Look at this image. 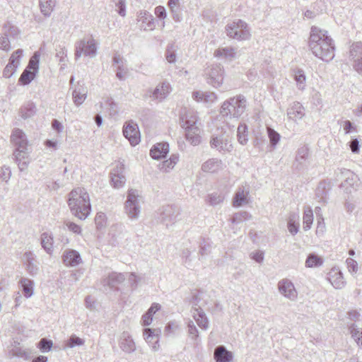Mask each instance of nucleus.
I'll return each instance as SVG.
<instances>
[{
	"mask_svg": "<svg viewBox=\"0 0 362 362\" xmlns=\"http://www.w3.org/2000/svg\"><path fill=\"white\" fill-rule=\"evenodd\" d=\"M309 47L312 53L323 62H329L334 57V44L327 30L313 26L310 30Z\"/></svg>",
	"mask_w": 362,
	"mask_h": 362,
	"instance_id": "obj_1",
	"label": "nucleus"
},
{
	"mask_svg": "<svg viewBox=\"0 0 362 362\" xmlns=\"http://www.w3.org/2000/svg\"><path fill=\"white\" fill-rule=\"evenodd\" d=\"M68 205L71 214L81 220H85L90 214L89 194L83 187L71 190L69 194Z\"/></svg>",
	"mask_w": 362,
	"mask_h": 362,
	"instance_id": "obj_2",
	"label": "nucleus"
},
{
	"mask_svg": "<svg viewBox=\"0 0 362 362\" xmlns=\"http://www.w3.org/2000/svg\"><path fill=\"white\" fill-rule=\"evenodd\" d=\"M11 141L16 146L14 156L19 169L25 170L30 160L28 158V139L25 133L20 129H15L11 136Z\"/></svg>",
	"mask_w": 362,
	"mask_h": 362,
	"instance_id": "obj_3",
	"label": "nucleus"
},
{
	"mask_svg": "<svg viewBox=\"0 0 362 362\" xmlns=\"http://www.w3.org/2000/svg\"><path fill=\"white\" fill-rule=\"evenodd\" d=\"M143 202V197L139 190L135 189L128 190L124 211L130 220L136 221L139 218Z\"/></svg>",
	"mask_w": 362,
	"mask_h": 362,
	"instance_id": "obj_4",
	"label": "nucleus"
},
{
	"mask_svg": "<svg viewBox=\"0 0 362 362\" xmlns=\"http://www.w3.org/2000/svg\"><path fill=\"white\" fill-rule=\"evenodd\" d=\"M227 35L237 40H247L251 37L248 25L242 20H238L228 23L226 27Z\"/></svg>",
	"mask_w": 362,
	"mask_h": 362,
	"instance_id": "obj_5",
	"label": "nucleus"
},
{
	"mask_svg": "<svg viewBox=\"0 0 362 362\" xmlns=\"http://www.w3.org/2000/svg\"><path fill=\"white\" fill-rule=\"evenodd\" d=\"M40 54L36 52L30 58L28 66L21 74L18 82L22 85L29 84L35 77L39 69Z\"/></svg>",
	"mask_w": 362,
	"mask_h": 362,
	"instance_id": "obj_6",
	"label": "nucleus"
},
{
	"mask_svg": "<svg viewBox=\"0 0 362 362\" xmlns=\"http://www.w3.org/2000/svg\"><path fill=\"white\" fill-rule=\"evenodd\" d=\"M210 144L211 148L221 153H229L233 150L231 136L226 133L213 136Z\"/></svg>",
	"mask_w": 362,
	"mask_h": 362,
	"instance_id": "obj_7",
	"label": "nucleus"
},
{
	"mask_svg": "<svg viewBox=\"0 0 362 362\" xmlns=\"http://www.w3.org/2000/svg\"><path fill=\"white\" fill-rule=\"evenodd\" d=\"M97 46L95 40H81L76 43L75 57L78 59L82 54L93 57L96 55Z\"/></svg>",
	"mask_w": 362,
	"mask_h": 362,
	"instance_id": "obj_8",
	"label": "nucleus"
},
{
	"mask_svg": "<svg viewBox=\"0 0 362 362\" xmlns=\"http://www.w3.org/2000/svg\"><path fill=\"white\" fill-rule=\"evenodd\" d=\"M341 174L345 180L341 183L340 187L347 194L356 190L359 185L358 176L350 170L345 168L341 170Z\"/></svg>",
	"mask_w": 362,
	"mask_h": 362,
	"instance_id": "obj_9",
	"label": "nucleus"
},
{
	"mask_svg": "<svg viewBox=\"0 0 362 362\" xmlns=\"http://www.w3.org/2000/svg\"><path fill=\"white\" fill-rule=\"evenodd\" d=\"M159 218L167 227L174 224L179 215V209L174 206H163L159 209Z\"/></svg>",
	"mask_w": 362,
	"mask_h": 362,
	"instance_id": "obj_10",
	"label": "nucleus"
},
{
	"mask_svg": "<svg viewBox=\"0 0 362 362\" xmlns=\"http://www.w3.org/2000/svg\"><path fill=\"white\" fill-rule=\"evenodd\" d=\"M278 290L286 298L296 301L298 298V291L293 283L288 279H283L278 282Z\"/></svg>",
	"mask_w": 362,
	"mask_h": 362,
	"instance_id": "obj_11",
	"label": "nucleus"
},
{
	"mask_svg": "<svg viewBox=\"0 0 362 362\" xmlns=\"http://www.w3.org/2000/svg\"><path fill=\"white\" fill-rule=\"evenodd\" d=\"M207 82L214 88H218L223 83V70L220 65H212L206 71Z\"/></svg>",
	"mask_w": 362,
	"mask_h": 362,
	"instance_id": "obj_12",
	"label": "nucleus"
},
{
	"mask_svg": "<svg viewBox=\"0 0 362 362\" xmlns=\"http://www.w3.org/2000/svg\"><path fill=\"white\" fill-rule=\"evenodd\" d=\"M173 88L168 81L159 83L156 87L151 91L150 97L159 102L165 99L171 93Z\"/></svg>",
	"mask_w": 362,
	"mask_h": 362,
	"instance_id": "obj_13",
	"label": "nucleus"
},
{
	"mask_svg": "<svg viewBox=\"0 0 362 362\" xmlns=\"http://www.w3.org/2000/svg\"><path fill=\"white\" fill-rule=\"evenodd\" d=\"M180 119L182 127L185 129H190L191 127H197V113L193 110L187 108L182 110Z\"/></svg>",
	"mask_w": 362,
	"mask_h": 362,
	"instance_id": "obj_14",
	"label": "nucleus"
},
{
	"mask_svg": "<svg viewBox=\"0 0 362 362\" xmlns=\"http://www.w3.org/2000/svg\"><path fill=\"white\" fill-rule=\"evenodd\" d=\"M123 134L132 146H136L140 141V132L137 124L134 122H129L124 126Z\"/></svg>",
	"mask_w": 362,
	"mask_h": 362,
	"instance_id": "obj_15",
	"label": "nucleus"
},
{
	"mask_svg": "<svg viewBox=\"0 0 362 362\" xmlns=\"http://www.w3.org/2000/svg\"><path fill=\"white\" fill-rule=\"evenodd\" d=\"M124 166L117 163L110 173L111 184L115 188H120L124 186L126 178L123 175Z\"/></svg>",
	"mask_w": 362,
	"mask_h": 362,
	"instance_id": "obj_16",
	"label": "nucleus"
},
{
	"mask_svg": "<svg viewBox=\"0 0 362 362\" xmlns=\"http://www.w3.org/2000/svg\"><path fill=\"white\" fill-rule=\"evenodd\" d=\"M62 259L66 267H76L82 262L80 253L73 249H66L64 251Z\"/></svg>",
	"mask_w": 362,
	"mask_h": 362,
	"instance_id": "obj_17",
	"label": "nucleus"
},
{
	"mask_svg": "<svg viewBox=\"0 0 362 362\" xmlns=\"http://www.w3.org/2000/svg\"><path fill=\"white\" fill-rule=\"evenodd\" d=\"M22 260L27 272L31 276H35L37 274L39 267L35 255L32 251H26L23 255Z\"/></svg>",
	"mask_w": 362,
	"mask_h": 362,
	"instance_id": "obj_18",
	"label": "nucleus"
},
{
	"mask_svg": "<svg viewBox=\"0 0 362 362\" xmlns=\"http://www.w3.org/2000/svg\"><path fill=\"white\" fill-rule=\"evenodd\" d=\"M119 348L127 354H132L136 350V344L128 332H123L119 339Z\"/></svg>",
	"mask_w": 362,
	"mask_h": 362,
	"instance_id": "obj_19",
	"label": "nucleus"
},
{
	"mask_svg": "<svg viewBox=\"0 0 362 362\" xmlns=\"http://www.w3.org/2000/svg\"><path fill=\"white\" fill-rule=\"evenodd\" d=\"M112 66L114 67L117 78L120 81H124L127 74L126 66V60L119 54H116L112 59Z\"/></svg>",
	"mask_w": 362,
	"mask_h": 362,
	"instance_id": "obj_20",
	"label": "nucleus"
},
{
	"mask_svg": "<svg viewBox=\"0 0 362 362\" xmlns=\"http://www.w3.org/2000/svg\"><path fill=\"white\" fill-rule=\"evenodd\" d=\"M328 280L337 289H341L346 285L342 272L337 267L332 268L328 273Z\"/></svg>",
	"mask_w": 362,
	"mask_h": 362,
	"instance_id": "obj_21",
	"label": "nucleus"
},
{
	"mask_svg": "<svg viewBox=\"0 0 362 362\" xmlns=\"http://www.w3.org/2000/svg\"><path fill=\"white\" fill-rule=\"evenodd\" d=\"M16 30V28L10 24H6L3 29L2 33H0V49L5 52H8L11 49L10 40L8 35L12 34Z\"/></svg>",
	"mask_w": 362,
	"mask_h": 362,
	"instance_id": "obj_22",
	"label": "nucleus"
},
{
	"mask_svg": "<svg viewBox=\"0 0 362 362\" xmlns=\"http://www.w3.org/2000/svg\"><path fill=\"white\" fill-rule=\"evenodd\" d=\"M288 119L297 122L305 116L303 106L299 102H294L287 110Z\"/></svg>",
	"mask_w": 362,
	"mask_h": 362,
	"instance_id": "obj_23",
	"label": "nucleus"
},
{
	"mask_svg": "<svg viewBox=\"0 0 362 362\" xmlns=\"http://www.w3.org/2000/svg\"><path fill=\"white\" fill-rule=\"evenodd\" d=\"M137 21L140 28L144 30H153L155 27L153 16L146 11L139 13Z\"/></svg>",
	"mask_w": 362,
	"mask_h": 362,
	"instance_id": "obj_24",
	"label": "nucleus"
},
{
	"mask_svg": "<svg viewBox=\"0 0 362 362\" xmlns=\"http://www.w3.org/2000/svg\"><path fill=\"white\" fill-rule=\"evenodd\" d=\"M309 155V148L307 146L300 147L296 151V156L293 166L300 170L305 165Z\"/></svg>",
	"mask_w": 362,
	"mask_h": 362,
	"instance_id": "obj_25",
	"label": "nucleus"
},
{
	"mask_svg": "<svg viewBox=\"0 0 362 362\" xmlns=\"http://www.w3.org/2000/svg\"><path fill=\"white\" fill-rule=\"evenodd\" d=\"M169 153V144L166 142L158 143L151 149L150 154L153 159L165 158Z\"/></svg>",
	"mask_w": 362,
	"mask_h": 362,
	"instance_id": "obj_26",
	"label": "nucleus"
},
{
	"mask_svg": "<svg viewBox=\"0 0 362 362\" xmlns=\"http://www.w3.org/2000/svg\"><path fill=\"white\" fill-rule=\"evenodd\" d=\"M125 279L124 275L122 273L112 272L103 280L104 286H108L110 288H116Z\"/></svg>",
	"mask_w": 362,
	"mask_h": 362,
	"instance_id": "obj_27",
	"label": "nucleus"
},
{
	"mask_svg": "<svg viewBox=\"0 0 362 362\" xmlns=\"http://www.w3.org/2000/svg\"><path fill=\"white\" fill-rule=\"evenodd\" d=\"M223 164L218 158H210L202 164V170L205 173H214L222 170Z\"/></svg>",
	"mask_w": 362,
	"mask_h": 362,
	"instance_id": "obj_28",
	"label": "nucleus"
},
{
	"mask_svg": "<svg viewBox=\"0 0 362 362\" xmlns=\"http://www.w3.org/2000/svg\"><path fill=\"white\" fill-rule=\"evenodd\" d=\"M250 190L248 187H239L234 196L233 205L235 207H240L247 202V197Z\"/></svg>",
	"mask_w": 362,
	"mask_h": 362,
	"instance_id": "obj_29",
	"label": "nucleus"
},
{
	"mask_svg": "<svg viewBox=\"0 0 362 362\" xmlns=\"http://www.w3.org/2000/svg\"><path fill=\"white\" fill-rule=\"evenodd\" d=\"M192 98L199 103H212L216 100V95L210 91H194L192 93Z\"/></svg>",
	"mask_w": 362,
	"mask_h": 362,
	"instance_id": "obj_30",
	"label": "nucleus"
},
{
	"mask_svg": "<svg viewBox=\"0 0 362 362\" xmlns=\"http://www.w3.org/2000/svg\"><path fill=\"white\" fill-rule=\"evenodd\" d=\"M192 317L201 329L204 330L208 329L209 320L205 313L202 308H194L192 310Z\"/></svg>",
	"mask_w": 362,
	"mask_h": 362,
	"instance_id": "obj_31",
	"label": "nucleus"
},
{
	"mask_svg": "<svg viewBox=\"0 0 362 362\" xmlns=\"http://www.w3.org/2000/svg\"><path fill=\"white\" fill-rule=\"evenodd\" d=\"M40 244L45 251L49 255H52L54 252V238L49 233H42L40 235Z\"/></svg>",
	"mask_w": 362,
	"mask_h": 362,
	"instance_id": "obj_32",
	"label": "nucleus"
},
{
	"mask_svg": "<svg viewBox=\"0 0 362 362\" xmlns=\"http://www.w3.org/2000/svg\"><path fill=\"white\" fill-rule=\"evenodd\" d=\"M299 219L300 216L298 213L291 212L288 217L287 227L290 233L295 235L299 230Z\"/></svg>",
	"mask_w": 362,
	"mask_h": 362,
	"instance_id": "obj_33",
	"label": "nucleus"
},
{
	"mask_svg": "<svg viewBox=\"0 0 362 362\" xmlns=\"http://www.w3.org/2000/svg\"><path fill=\"white\" fill-rule=\"evenodd\" d=\"M233 356L223 346H218L214 350V359L216 362H230Z\"/></svg>",
	"mask_w": 362,
	"mask_h": 362,
	"instance_id": "obj_34",
	"label": "nucleus"
},
{
	"mask_svg": "<svg viewBox=\"0 0 362 362\" xmlns=\"http://www.w3.org/2000/svg\"><path fill=\"white\" fill-rule=\"evenodd\" d=\"M233 105L235 109V118L240 117L245 111L247 107V100L243 95H239L233 97Z\"/></svg>",
	"mask_w": 362,
	"mask_h": 362,
	"instance_id": "obj_35",
	"label": "nucleus"
},
{
	"mask_svg": "<svg viewBox=\"0 0 362 362\" xmlns=\"http://www.w3.org/2000/svg\"><path fill=\"white\" fill-rule=\"evenodd\" d=\"M186 140L193 146H197L201 142L200 129L198 127L185 129Z\"/></svg>",
	"mask_w": 362,
	"mask_h": 362,
	"instance_id": "obj_36",
	"label": "nucleus"
},
{
	"mask_svg": "<svg viewBox=\"0 0 362 362\" xmlns=\"http://www.w3.org/2000/svg\"><path fill=\"white\" fill-rule=\"evenodd\" d=\"M233 98H230L226 100L221 105L220 114L222 117L228 118H235Z\"/></svg>",
	"mask_w": 362,
	"mask_h": 362,
	"instance_id": "obj_37",
	"label": "nucleus"
},
{
	"mask_svg": "<svg viewBox=\"0 0 362 362\" xmlns=\"http://www.w3.org/2000/svg\"><path fill=\"white\" fill-rule=\"evenodd\" d=\"M87 91L86 88L79 84H78L77 88H76L73 93L72 97L74 104L76 106L81 105L86 98Z\"/></svg>",
	"mask_w": 362,
	"mask_h": 362,
	"instance_id": "obj_38",
	"label": "nucleus"
},
{
	"mask_svg": "<svg viewBox=\"0 0 362 362\" xmlns=\"http://www.w3.org/2000/svg\"><path fill=\"white\" fill-rule=\"evenodd\" d=\"M19 284L21 285L24 296L26 298H30L34 293V282L33 280L23 277L20 279Z\"/></svg>",
	"mask_w": 362,
	"mask_h": 362,
	"instance_id": "obj_39",
	"label": "nucleus"
},
{
	"mask_svg": "<svg viewBox=\"0 0 362 362\" xmlns=\"http://www.w3.org/2000/svg\"><path fill=\"white\" fill-rule=\"evenodd\" d=\"M216 57H222L228 60H232L236 57L235 49L233 47H223L216 49L214 52Z\"/></svg>",
	"mask_w": 362,
	"mask_h": 362,
	"instance_id": "obj_40",
	"label": "nucleus"
},
{
	"mask_svg": "<svg viewBox=\"0 0 362 362\" xmlns=\"http://www.w3.org/2000/svg\"><path fill=\"white\" fill-rule=\"evenodd\" d=\"M39 4L41 13L49 17L56 5V0H39Z\"/></svg>",
	"mask_w": 362,
	"mask_h": 362,
	"instance_id": "obj_41",
	"label": "nucleus"
},
{
	"mask_svg": "<svg viewBox=\"0 0 362 362\" xmlns=\"http://www.w3.org/2000/svg\"><path fill=\"white\" fill-rule=\"evenodd\" d=\"M349 58L353 62L362 59V42L352 44L349 50Z\"/></svg>",
	"mask_w": 362,
	"mask_h": 362,
	"instance_id": "obj_42",
	"label": "nucleus"
},
{
	"mask_svg": "<svg viewBox=\"0 0 362 362\" xmlns=\"http://www.w3.org/2000/svg\"><path fill=\"white\" fill-rule=\"evenodd\" d=\"M178 160L179 156L177 154H173L168 160H164L159 164V169L163 172H168L175 167Z\"/></svg>",
	"mask_w": 362,
	"mask_h": 362,
	"instance_id": "obj_43",
	"label": "nucleus"
},
{
	"mask_svg": "<svg viewBox=\"0 0 362 362\" xmlns=\"http://www.w3.org/2000/svg\"><path fill=\"white\" fill-rule=\"evenodd\" d=\"M303 229L308 230L310 229L313 222V211L310 206H305L303 212Z\"/></svg>",
	"mask_w": 362,
	"mask_h": 362,
	"instance_id": "obj_44",
	"label": "nucleus"
},
{
	"mask_svg": "<svg viewBox=\"0 0 362 362\" xmlns=\"http://www.w3.org/2000/svg\"><path fill=\"white\" fill-rule=\"evenodd\" d=\"M323 264V259L314 253L310 254L305 261V267L308 268L320 267Z\"/></svg>",
	"mask_w": 362,
	"mask_h": 362,
	"instance_id": "obj_45",
	"label": "nucleus"
},
{
	"mask_svg": "<svg viewBox=\"0 0 362 362\" xmlns=\"http://www.w3.org/2000/svg\"><path fill=\"white\" fill-rule=\"evenodd\" d=\"M237 136L239 143L245 145L247 143V127L245 124H240L237 130Z\"/></svg>",
	"mask_w": 362,
	"mask_h": 362,
	"instance_id": "obj_46",
	"label": "nucleus"
},
{
	"mask_svg": "<svg viewBox=\"0 0 362 362\" xmlns=\"http://www.w3.org/2000/svg\"><path fill=\"white\" fill-rule=\"evenodd\" d=\"M294 79L299 90H304L305 87L306 77L303 70H297L294 74Z\"/></svg>",
	"mask_w": 362,
	"mask_h": 362,
	"instance_id": "obj_47",
	"label": "nucleus"
},
{
	"mask_svg": "<svg viewBox=\"0 0 362 362\" xmlns=\"http://www.w3.org/2000/svg\"><path fill=\"white\" fill-rule=\"evenodd\" d=\"M267 134L269 139L270 146L272 148H275L280 141V134L271 127H267Z\"/></svg>",
	"mask_w": 362,
	"mask_h": 362,
	"instance_id": "obj_48",
	"label": "nucleus"
},
{
	"mask_svg": "<svg viewBox=\"0 0 362 362\" xmlns=\"http://www.w3.org/2000/svg\"><path fill=\"white\" fill-rule=\"evenodd\" d=\"M252 216L247 211H240L235 213L231 218V222L233 224H238L243 221L250 220Z\"/></svg>",
	"mask_w": 362,
	"mask_h": 362,
	"instance_id": "obj_49",
	"label": "nucleus"
},
{
	"mask_svg": "<svg viewBox=\"0 0 362 362\" xmlns=\"http://www.w3.org/2000/svg\"><path fill=\"white\" fill-rule=\"evenodd\" d=\"M35 113V106L33 103H28L21 109V117L27 119Z\"/></svg>",
	"mask_w": 362,
	"mask_h": 362,
	"instance_id": "obj_50",
	"label": "nucleus"
},
{
	"mask_svg": "<svg viewBox=\"0 0 362 362\" xmlns=\"http://www.w3.org/2000/svg\"><path fill=\"white\" fill-rule=\"evenodd\" d=\"M224 200V195L214 192L208 196L207 202L211 206H216Z\"/></svg>",
	"mask_w": 362,
	"mask_h": 362,
	"instance_id": "obj_51",
	"label": "nucleus"
},
{
	"mask_svg": "<svg viewBox=\"0 0 362 362\" xmlns=\"http://www.w3.org/2000/svg\"><path fill=\"white\" fill-rule=\"evenodd\" d=\"M211 243L206 240L203 239L199 243V254L201 256L199 259L204 257L205 255H207L210 252L211 250Z\"/></svg>",
	"mask_w": 362,
	"mask_h": 362,
	"instance_id": "obj_52",
	"label": "nucleus"
},
{
	"mask_svg": "<svg viewBox=\"0 0 362 362\" xmlns=\"http://www.w3.org/2000/svg\"><path fill=\"white\" fill-rule=\"evenodd\" d=\"M84 344V340L80 337L73 334L70 337L69 340L66 341V346L69 348H74L75 346H79Z\"/></svg>",
	"mask_w": 362,
	"mask_h": 362,
	"instance_id": "obj_53",
	"label": "nucleus"
},
{
	"mask_svg": "<svg viewBox=\"0 0 362 362\" xmlns=\"http://www.w3.org/2000/svg\"><path fill=\"white\" fill-rule=\"evenodd\" d=\"M53 343L51 340L46 338H42L38 343L37 347L43 353L47 352L51 350Z\"/></svg>",
	"mask_w": 362,
	"mask_h": 362,
	"instance_id": "obj_54",
	"label": "nucleus"
},
{
	"mask_svg": "<svg viewBox=\"0 0 362 362\" xmlns=\"http://www.w3.org/2000/svg\"><path fill=\"white\" fill-rule=\"evenodd\" d=\"M189 336L197 341L199 338V332L193 321L189 320L187 323Z\"/></svg>",
	"mask_w": 362,
	"mask_h": 362,
	"instance_id": "obj_55",
	"label": "nucleus"
},
{
	"mask_svg": "<svg viewBox=\"0 0 362 362\" xmlns=\"http://www.w3.org/2000/svg\"><path fill=\"white\" fill-rule=\"evenodd\" d=\"M23 55V50L21 49H18L13 52L10 57L9 59V63L16 65L18 66L20 65V59Z\"/></svg>",
	"mask_w": 362,
	"mask_h": 362,
	"instance_id": "obj_56",
	"label": "nucleus"
},
{
	"mask_svg": "<svg viewBox=\"0 0 362 362\" xmlns=\"http://www.w3.org/2000/svg\"><path fill=\"white\" fill-rule=\"evenodd\" d=\"M179 329V325L176 321H171L169 322L165 327V332L166 334H174L177 330Z\"/></svg>",
	"mask_w": 362,
	"mask_h": 362,
	"instance_id": "obj_57",
	"label": "nucleus"
},
{
	"mask_svg": "<svg viewBox=\"0 0 362 362\" xmlns=\"http://www.w3.org/2000/svg\"><path fill=\"white\" fill-rule=\"evenodd\" d=\"M65 226H66L67 229L69 231L72 232L74 234L79 235L81 233V226L72 221H65Z\"/></svg>",
	"mask_w": 362,
	"mask_h": 362,
	"instance_id": "obj_58",
	"label": "nucleus"
},
{
	"mask_svg": "<svg viewBox=\"0 0 362 362\" xmlns=\"http://www.w3.org/2000/svg\"><path fill=\"white\" fill-rule=\"evenodd\" d=\"M18 67V66H17L16 65L12 64L8 62L4 69L3 76L8 78L11 77L16 72Z\"/></svg>",
	"mask_w": 362,
	"mask_h": 362,
	"instance_id": "obj_59",
	"label": "nucleus"
},
{
	"mask_svg": "<svg viewBox=\"0 0 362 362\" xmlns=\"http://www.w3.org/2000/svg\"><path fill=\"white\" fill-rule=\"evenodd\" d=\"M106 104L108 105L110 115L111 116H115L118 113L117 105L115 103V101L112 98L107 99L106 101Z\"/></svg>",
	"mask_w": 362,
	"mask_h": 362,
	"instance_id": "obj_60",
	"label": "nucleus"
},
{
	"mask_svg": "<svg viewBox=\"0 0 362 362\" xmlns=\"http://www.w3.org/2000/svg\"><path fill=\"white\" fill-rule=\"evenodd\" d=\"M191 253H192L191 251L189 250L188 249L183 250V251L182 252V258L183 262L185 264V266L187 267H189L192 266L191 263H192V259L190 257Z\"/></svg>",
	"mask_w": 362,
	"mask_h": 362,
	"instance_id": "obj_61",
	"label": "nucleus"
},
{
	"mask_svg": "<svg viewBox=\"0 0 362 362\" xmlns=\"http://www.w3.org/2000/svg\"><path fill=\"white\" fill-rule=\"evenodd\" d=\"M343 129L346 134H350L352 132H356V127L352 124L349 120L342 121Z\"/></svg>",
	"mask_w": 362,
	"mask_h": 362,
	"instance_id": "obj_62",
	"label": "nucleus"
},
{
	"mask_svg": "<svg viewBox=\"0 0 362 362\" xmlns=\"http://www.w3.org/2000/svg\"><path fill=\"white\" fill-rule=\"evenodd\" d=\"M326 183L320 182L317 188L316 194L320 197V199L325 202L327 197V192L325 191Z\"/></svg>",
	"mask_w": 362,
	"mask_h": 362,
	"instance_id": "obj_63",
	"label": "nucleus"
},
{
	"mask_svg": "<svg viewBox=\"0 0 362 362\" xmlns=\"http://www.w3.org/2000/svg\"><path fill=\"white\" fill-rule=\"evenodd\" d=\"M115 2V6L118 8V13L121 16H125L126 15V6H125V0H114Z\"/></svg>",
	"mask_w": 362,
	"mask_h": 362,
	"instance_id": "obj_64",
	"label": "nucleus"
}]
</instances>
